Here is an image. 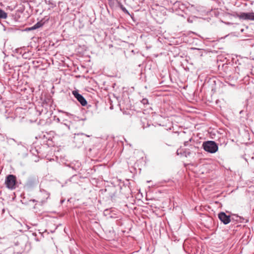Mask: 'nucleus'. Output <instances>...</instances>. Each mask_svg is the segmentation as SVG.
Listing matches in <instances>:
<instances>
[{
    "label": "nucleus",
    "instance_id": "f257e3e1",
    "mask_svg": "<svg viewBox=\"0 0 254 254\" xmlns=\"http://www.w3.org/2000/svg\"><path fill=\"white\" fill-rule=\"evenodd\" d=\"M202 147L205 151L210 153H214L218 150V146L214 141L204 142L202 144Z\"/></svg>",
    "mask_w": 254,
    "mask_h": 254
},
{
    "label": "nucleus",
    "instance_id": "f03ea898",
    "mask_svg": "<svg viewBox=\"0 0 254 254\" xmlns=\"http://www.w3.org/2000/svg\"><path fill=\"white\" fill-rule=\"evenodd\" d=\"M6 187L11 190H14L16 188V178L13 175H8L6 176L5 182Z\"/></svg>",
    "mask_w": 254,
    "mask_h": 254
},
{
    "label": "nucleus",
    "instance_id": "7ed1b4c3",
    "mask_svg": "<svg viewBox=\"0 0 254 254\" xmlns=\"http://www.w3.org/2000/svg\"><path fill=\"white\" fill-rule=\"evenodd\" d=\"M237 17L243 20H254V12H241Z\"/></svg>",
    "mask_w": 254,
    "mask_h": 254
},
{
    "label": "nucleus",
    "instance_id": "20e7f679",
    "mask_svg": "<svg viewBox=\"0 0 254 254\" xmlns=\"http://www.w3.org/2000/svg\"><path fill=\"white\" fill-rule=\"evenodd\" d=\"M72 93L82 106H85L87 105V103L86 100L82 95L78 93L77 90L73 91Z\"/></svg>",
    "mask_w": 254,
    "mask_h": 254
},
{
    "label": "nucleus",
    "instance_id": "39448f33",
    "mask_svg": "<svg viewBox=\"0 0 254 254\" xmlns=\"http://www.w3.org/2000/svg\"><path fill=\"white\" fill-rule=\"evenodd\" d=\"M218 217L221 222L225 225H227L231 222L230 216L226 215L224 212H220L218 213Z\"/></svg>",
    "mask_w": 254,
    "mask_h": 254
},
{
    "label": "nucleus",
    "instance_id": "423d86ee",
    "mask_svg": "<svg viewBox=\"0 0 254 254\" xmlns=\"http://www.w3.org/2000/svg\"><path fill=\"white\" fill-rule=\"evenodd\" d=\"M39 183L38 178L37 177H32L29 178L26 183V186L28 188H32Z\"/></svg>",
    "mask_w": 254,
    "mask_h": 254
},
{
    "label": "nucleus",
    "instance_id": "0eeeda50",
    "mask_svg": "<svg viewBox=\"0 0 254 254\" xmlns=\"http://www.w3.org/2000/svg\"><path fill=\"white\" fill-rule=\"evenodd\" d=\"M190 153V151L187 149H184L183 148H180L177 150V155H180L181 156H185L186 157L189 156Z\"/></svg>",
    "mask_w": 254,
    "mask_h": 254
},
{
    "label": "nucleus",
    "instance_id": "6e6552de",
    "mask_svg": "<svg viewBox=\"0 0 254 254\" xmlns=\"http://www.w3.org/2000/svg\"><path fill=\"white\" fill-rule=\"evenodd\" d=\"M43 26V23L41 22H38L37 23L34 24L33 26L28 28L29 30H33L38 29Z\"/></svg>",
    "mask_w": 254,
    "mask_h": 254
},
{
    "label": "nucleus",
    "instance_id": "1a4fd4ad",
    "mask_svg": "<svg viewBox=\"0 0 254 254\" xmlns=\"http://www.w3.org/2000/svg\"><path fill=\"white\" fill-rule=\"evenodd\" d=\"M234 215L236 217V221H237L240 223L247 222L248 221V220L247 219H246L245 218H244L242 217L239 216L237 215Z\"/></svg>",
    "mask_w": 254,
    "mask_h": 254
},
{
    "label": "nucleus",
    "instance_id": "9d476101",
    "mask_svg": "<svg viewBox=\"0 0 254 254\" xmlns=\"http://www.w3.org/2000/svg\"><path fill=\"white\" fill-rule=\"evenodd\" d=\"M7 17V13L0 8V18L5 19Z\"/></svg>",
    "mask_w": 254,
    "mask_h": 254
},
{
    "label": "nucleus",
    "instance_id": "9b49d317",
    "mask_svg": "<svg viewBox=\"0 0 254 254\" xmlns=\"http://www.w3.org/2000/svg\"><path fill=\"white\" fill-rule=\"evenodd\" d=\"M80 135H85L87 137H90V135L85 134H84L83 133H77L76 134V136L74 137V141H75V142H76L77 141V140H78L79 139V136Z\"/></svg>",
    "mask_w": 254,
    "mask_h": 254
},
{
    "label": "nucleus",
    "instance_id": "f8f14e48",
    "mask_svg": "<svg viewBox=\"0 0 254 254\" xmlns=\"http://www.w3.org/2000/svg\"><path fill=\"white\" fill-rule=\"evenodd\" d=\"M141 102L142 104H143V105H146V104H148V100L146 98H144L141 101Z\"/></svg>",
    "mask_w": 254,
    "mask_h": 254
},
{
    "label": "nucleus",
    "instance_id": "ddd939ff",
    "mask_svg": "<svg viewBox=\"0 0 254 254\" xmlns=\"http://www.w3.org/2000/svg\"><path fill=\"white\" fill-rule=\"evenodd\" d=\"M150 129L151 131H152L153 132L155 133L157 132V128L155 127L152 126L150 127Z\"/></svg>",
    "mask_w": 254,
    "mask_h": 254
},
{
    "label": "nucleus",
    "instance_id": "4468645a",
    "mask_svg": "<svg viewBox=\"0 0 254 254\" xmlns=\"http://www.w3.org/2000/svg\"><path fill=\"white\" fill-rule=\"evenodd\" d=\"M121 8L124 12L127 13H128L127 10L123 5H122L121 6Z\"/></svg>",
    "mask_w": 254,
    "mask_h": 254
},
{
    "label": "nucleus",
    "instance_id": "2eb2a0df",
    "mask_svg": "<svg viewBox=\"0 0 254 254\" xmlns=\"http://www.w3.org/2000/svg\"><path fill=\"white\" fill-rule=\"evenodd\" d=\"M41 192L45 194L46 196H47V198H48L49 197L50 193L47 191L43 190V191H41Z\"/></svg>",
    "mask_w": 254,
    "mask_h": 254
},
{
    "label": "nucleus",
    "instance_id": "dca6fc26",
    "mask_svg": "<svg viewBox=\"0 0 254 254\" xmlns=\"http://www.w3.org/2000/svg\"><path fill=\"white\" fill-rule=\"evenodd\" d=\"M47 3L49 4H53V3L51 2V0H45Z\"/></svg>",
    "mask_w": 254,
    "mask_h": 254
},
{
    "label": "nucleus",
    "instance_id": "f3484780",
    "mask_svg": "<svg viewBox=\"0 0 254 254\" xmlns=\"http://www.w3.org/2000/svg\"><path fill=\"white\" fill-rule=\"evenodd\" d=\"M190 149H191V150H194L196 148L195 146L194 145H190Z\"/></svg>",
    "mask_w": 254,
    "mask_h": 254
},
{
    "label": "nucleus",
    "instance_id": "a211bd4d",
    "mask_svg": "<svg viewBox=\"0 0 254 254\" xmlns=\"http://www.w3.org/2000/svg\"><path fill=\"white\" fill-rule=\"evenodd\" d=\"M60 112H61V113H64V114H66L67 115H68L69 114L68 113H66V112H64L63 111H59Z\"/></svg>",
    "mask_w": 254,
    "mask_h": 254
},
{
    "label": "nucleus",
    "instance_id": "6ab92c4d",
    "mask_svg": "<svg viewBox=\"0 0 254 254\" xmlns=\"http://www.w3.org/2000/svg\"><path fill=\"white\" fill-rule=\"evenodd\" d=\"M64 126H65L66 127H68V129L70 128V127H69V126L67 125L66 124H64Z\"/></svg>",
    "mask_w": 254,
    "mask_h": 254
},
{
    "label": "nucleus",
    "instance_id": "aec40b11",
    "mask_svg": "<svg viewBox=\"0 0 254 254\" xmlns=\"http://www.w3.org/2000/svg\"><path fill=\"white\" fill-rule=\"evenodd\" d=\"M189 143V141H186L184 143V145L185 146H187L188 145V144Z\"/></svg>",
    "mask_w": 254,
    "mask_h": 254
},
{
    "label": "nucleus",
    "instance_id": "412c9836",
    "mask_svg": "<svg viewBox=\"0 0 254 254\" xmlns=\"http://www.w3.org/2000/svg\"><path fill=\"white\" fill-rule=\"evenodd\" d=\"M83 143V141L82 140L81 142H80V144H82Z\"/></svg>",
    "mask_w": 254,
    "mask_h": 254
}]
</instances>
